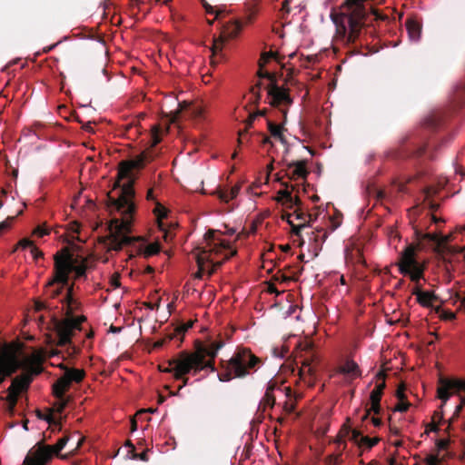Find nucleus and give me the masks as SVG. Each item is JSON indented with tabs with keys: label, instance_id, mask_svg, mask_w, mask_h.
<instances>
[{
	"label": "nucleus",
	"instance_id": "1",
	"mask_svg": "<svg viewBox=\"0 0 465 465\" xmlns=\"http://www.w3.org/2000/svg\"><path fill=\"white\" fill-rule=\"evenodd\" d=\"M134 181L130 180L124 184L118 198L111 199L112 206L120 213L121 218L113 219L109 225V233L104 237L102 242L107 249V252H119L124 247H130L129 259L135 255H143L144 258L156 255L160 252L161 246L159 242H153L147 245L142 237L131 236L133 215L135 212V204L133 201L134 197Z\"/></svg>",
	"mask_w": 465,
	"mask_h": 465
},
{
	"label": "nucleus",
	"instance_id": "2",
	"mask_svg": "<svg viewBox=\"0 0 465 465\" xmlns=\"http://www.w3.org/2000/svg\"><path fill=\"white\" fill-rule=\"evenodd\" d=\"M368 1L345 0L341 6V12L331 15L336 26V34L345 45L359 43L360 46L368 45V37L374 35L372 23L386 18L373 9Z\"/></svg>",
	"mask_w": 465,
	"mask_h": 465
},
{
	"label": "nucleus",
	"instance_id": "3",
	"mask_svg": "<svg viewBox=\"0 0 465 465\" xmlns=\"http://www.w3.org/2000/svg\"><path fill=\"white\" fill-rule=\"evenodd\" d=\"M223 345V341H196L193 351H181L176 358L168 361V367L163 368L160 365L159 369L163 372L173 373L175 380L183 381L178 388L180 391L188 384L189 378L186 377L187 374L196 375L203 370L215 371L214 360Z\"/></svg>",
	"mask_w": 465,
	"mask_h": 465
},
{
	"label": "nucleus",
	"instance_id": "4",
	"mask_svg": "<svg viewBox=\"0 0 465 465\" xmlns=\"http://www.w3.org/2000/svg\"><path fill=\"white\" fill-rule=\"evenodd\" d=\"M44 360L45 355L42 351H35L32 354L24 356L23 359L11 356L6 360H0V383L6 376H10L17 370L22 369L24 372L13 380L9 388L18 393L27 390L33 381V376L42 372Z\"/></svg>",
	"mask_w": 465,
	"mask_h": 465
},
{
	"label": "nucleus",
	"instance_id": "5",
	"mask_svg": "<svg viewBox=\"0 0 465 465\" xmlns=\"http://www.w3.org/2000/svg\"><path fill=\"white\" fill-rule=\"evenodd\" d=\"M54 276L46 283V288L49 289L56 283L61 284V286L55 290L50 291L49 295L52 298H55L62 293L64 287L68 284L69 274L71 272H75L76 279L85 276L86 272L85 262L84 261L77 265L76 260L67 247L56 252L54 256Z\"/></svg>",
	"mask_w": 465,
	"mask_h": 465
},
{
	"label": "nucleus",
	"instance_id": "6",
	"mask_svg": "<svg viewBox=\"0 0 465 465\" xmlns=\"http://www.w3.org/2000/svg\"><path fill=\"white\" fill-rule=\"evenodd\" d=\"M261 363L248 348L238 347L229 361H222L223 371L218 374L221 381H229L234 378H244L256 371Z\"/></svg>",
	"mask_w": 465,
	"mask_h": 465
},
{
	"label": "nucleus",
	"instance_id": "7",
	"mask_svg": "<svg viewBox=\"0 0 465 465\" xmlns=\"http://www.w3.org/2000/svg\"><path fill=\"white\" fill-rule=\"evenodd\" d=\"M67 292L64 297L66 309L64 318L54 321V330L58 337L57 345L65 346L72 345V338L76 331L82 330V323L86 321L84 315L74 316L73 304L76 303V300L73 297L74 284L66 285Z\"/></svg>",
	"mask_w": 465,
	"mask_h": 465
},
{
	"label": "nucleus",
	"instance_id": "8",
	"mask_svg": "<svg viewBox=\"0 0 465 465\" xmlns=\"http://www.w3.org/2000/svg\"><path fill=\"white\" fill-rule=\"evenodd\" d=\"M69 436H64L54 445H45L42 441L36 443L26 455V463L30 465H46L54 455L59 456V452L69 441Z\"/></svg>",
	"mask_w": 465,
	"mask_h": 465
},
{
	"label": "nucleus",
	"instance_id": "9",
	"mask_svg": "<svg viewBox=\"0 0 465 465\" xmlns=\"http://www.w3.org/2000/svg\"><path fill=\"white\" fill-rule=\"evenodd\" d=\"M297 349L299 350L297 357L302 359V367L299 370V376L304 382L312 385L313 382L312 376L314 372L312 363L317 361L314 345L312 341L304 340L298 343Z\"/></svg>",
	"mask_w": 465,
	"mask_h": 465
},
{
	"label": "nucleus",
	"instance_id": "10",
	"mask_svg": "<svg viewBox=\"0 0 465 465\" xmlns=\"http://www.w3.org/2000/svg\"><path fill=\"white\" fill-rule=\"evenodd\" d=\"M415 255L416 246L409 244L401 254L399 270L401 274L409 275L412 282H418L423 278L424 266L417 261Z\"/></svg>",
	"mask_w": 465,
	"mask_h": 465
},
{
	"label": "nucleus",
	"instance_id": "11",
	"mask_svg": "<svg viewBox=\"0 0 465 465\" xmlns=\"http://www.w3.org/2000/svg\"><path fill=\"white\" fill-rule=\"evenodd\" d=\"M59 367L64 370V372L53 385V391L57 399H62L73 382L79 383L84 380L85 372L84 370L68 368L63 363L59 364Z\"/></svg>",
	"mask_w": 465,
	"mask_h": 465
},
{
	"label": "nucleus",
	"instance_id": "12",
	"mask_svg": "<svg viewBox=\"0 0 465 465\" xmlns=\"http://www.w3.org/2000/svg\"><path fill=\"white\" fill-rule=\"evenodd\" d=\"M242 28V24L240 21H234L231 25L224 27L222 35L218 38H213L211 47L212 55L211 62L213 64L219 63V58L223 57V48L228 39L234 38L238 35Z\"/></svg>",
	"mask_w": 465,
	"mask_h": 465
},
{
	"label": "nucleus",
	"instance_id": "13",
	"mask_svg": "<svg viewBox=\"0 0 465 465\" xmlns=\"http://www.w3.org/2000/svg\"><path fill=\"white\" fill-rule=\"evenodd\" d=\"M153 159L151 154L147 152H143L134 159L128 161H122L119 163L118 168V179H125L130 177V173L134 169H142L144 167L147 162H150Z\"/></svg>",
	"mask_w": 465,
	"mask_h": 465
},
{
	"label": "nucleus",
	"instance_id": "14",
	"mask_svg": "<svg viewBox=\"0 0 465 465\" xmlns=\"http://www.w3.org/2000/svg\"><path fill=\"white\" fill-rule=\"evenodd\" d=\"M214 236V230L210 229L206 232L204 234V240L207 242V245L203 248H201V251L198 253H203V252L206 251L204 255H210L213 257L214 254L216 255L225 251H230L231 252L233 250L231 248L229 242L221 240L219 242H215Z\"/></svg>",
	"mask_w": 465,
	"mask_h": 465
},
{
	"label": "nucleus",
	"instance_id": "15",
	"mask_svg": "<svg viewBox=\"0 0 465 465\" xmlns=\"http://www.w3.org/2000/svg\"><path fill=\"white\" fill-rule=\"evenodd\" d=\"M205 253H206V251H204L203 253L196 254V262H197L199 270L195 273V277L199 278V279L202 278V276H203V273L204 271L203 265L205 262H209L212 264L213 267H212L211 271L209 272V274H213L216 271V269L221 267L222 264L225 261H227L231 257L236 255L237 251L232 250L231 252L226 253L222 261H214L213 257H211L210 255H204Z\"/></svg>",
	"mask_w": 465,
	"mask_h": 465
},
{
	"label": "nucleus",
	"instance_id": "16",
	"mask_svg": "<svg viewBox=\"0 0 465 465\" xmlns=\"http://www.w3.org/2000/svg\"><path fill=\"white\" fill-rule=\"evenodd\" d=\"M440 387L438 388L437 393L439 399L443 403H446L451 393L450 391L457 392L465 391V381L463 380H449L441 378L440 380Z\"/></svg>",
	"mask_w": 465,
	"mask_h": 465
},
{
	"label": "nucleus",
	"instance_id": "17",
	"mask_svg": "<svg viewBox=\"0 0 465 465\" xmlns=\"http://www.w3.org/2000/svg\"><path fill=\"white\" fill-rule=\"evenodd\" d=\"M268 95L271 98L270 104L273 107L281 105H290L292 99L289 94V90L280 87L276 83L270 84L268 87Z\"/></svg>",
	"mask_w": 465,
	"mask_h": 465
},
{
	"label": "nucleus",
	"instance_id": "18",
	"mask_svg": "<svg viewBox=\"0 0 465 465\" xmlns=\"http://www.w3.org/2000/svg\"><path fill=\"white\" fill-rule=\"evenodd\" d=\"M277 202L282 203V205L286 206L289 209L294 207V205H302V201L298 196L293 197L292 192L287 188L283 190H280L277 193Z\"/></svg>",
	"mask_w": 465,
	"mask_h": 465
},
{
	"label": "nucleus",
	"instance_id": "19",
	"mask_svg": "<svg viewBox=\"0 0 465 465\" xmlns=\"http://www.w3.org/2000/svg\"><path fill=\"white\" fill-rule=\"evenodd\" d=\"M412 294L417 297L418 302L424 307H430L432 302L438 299L433 292H422L419 287L412 291Z\"/></svg>",
	"mask_w": 465,
	"mask_h": 465
},
{
	"label": "nucleus",
	"instance_id": "20",
	"mask_svg": "<svg viewBox=\"0 0 465 465\" xmlns=\"http://www.w3.org/2000/svg\"><path fill=\"white\" fill-rule=\"evenodd\" d=\"M289 169H292L291 178H306L309 172L306 168V163L304 161L292 162L288 164Z\"/></svg>",
	"mask_w": 465,
	"mask_h": 465
},
{
	"label": "nucleus",
	"instance_id": "21",
	"mask_svg": "<svg viewBox=\"0 0 465 465\" xmlns=\"http://www.w3.org/2000/svg\"><path fill=\"white\" fill-rule=\"evenodd\" d=\"M346 262L351 265L365 266L366 262L363 258L362 252L359 248L348 251L345 255Z\"/></svg>",
	"mask_w": 465,
	"mask_h": 465
},
{
	"label": "nucleus",
	"instance_id": "22",
	"mask_svg": "<svg viewBox=\"0 0 465 465\" xmlns=\"http://www.w3.org/2000/svg\"><path fill=\"white\" fill-rule=\"evenodd\" d=\"M385 377H386V375L382 371H380L377 374V379L378 380H381V382L377 384L375 386V388L371 391V395H370V400L371 401H381V400L383 390L386 387V384H385V381H384Z\"/></svg>",
	"mask_w": 465,
	"mask_h": 465
},
{
	"label": "nucleus",
	"instance_id": "23",
	"mask_svg": "<svg viewBox=\"0 0 465 465\" xmlns=\"http://www.w3.org/2000/svg\"><path fill=\"white\" fill-rule=\"evenodd\" d=\"M341 373L351 375V377L361 376V371L358 364L353 361H347L342 366L340 367Z\"/></svg>",
	"mask_w": 465,
	"mask_h": 465
},
{
	"label": "nucleus",
	"instance_id": "24",
	"mask_svg": "<svg viewBox=\"0 0 465 465\" xmlns=\"http://www.w3.org/2000/svg\"><path fill=\"white\" fill-rule=\"evenodd\" d=\"M406 28H407L409 36L412 41H418L420 39V33H421V26L418 22L411 20V19L407 20L406 21Z\"/></svg>",
	"mask_w": 465,
	"mask_h": 465
},
{
	"label": "nucleus",
	"instance_id": "25",
	"mask_svg": "<svg viewBox=\"0 0 465 465\" xmlns=\"http://www.w3.org/2000/svg\"><path fill=\"white\" fill-rule=\"evenodd\" d=\"M415 234L419 240H426V241L436 243L438 246H440L448 242L447 237H440L439 235L434 234V233H429V232L423 233L420 231H416Z\"/></svg>",
	"mask_w": 465,
	"mask_h": 465
},
{
	"label": "nucleus",
	"instance_id": "26",
	"mask_svg": "<svg viewBox=\"0 0 465 465\" xmlns=\"http://www.w3.org/2000/svg\"><path fill=\"white\" fill-rule=\"evenodd\" d=\"M268 129L271 135L280 140L282 143H286V139L282 134L283 126L276 124L271 120H267Z\"/></svg>",
	"mask_w": 465,
	"mask_h": 465
},
{
	"label": "nucleus",
	"instance_id": "27",
	"mask_svg": "<svg viewBox=\"0 0 465 465\" xmlns=\"http://www.w3.org/2000/svg\"><path fill=\"white\" fill-rule=\"evenodd\" d=\"M240 190L241 185L235 184L233 187H232L229 193L221 190L217 191L215 193L222 202L228 203L230 200L234 199L238 195Z\"/></svg>",
	"mask_w": 465,
	"mask_h": 465
},
{
	"label": "nucleus",
	"instance_id": "28",
	"mask_svg": "<svg viewBox=\"0 0 465 465\" xmlns=\"http://www.w3.org/2000/svg\"><path fill=\"white\" fill-rule=\"evenodd\" d=\"M436 193H437V190L434 189L433 187H426L423 190V193H424V197H425L424 201L427 203L429 209L431 211H437L440 207L439 203L430 200V198L432 195H434Z\"/></svg>",
	"mask_w": 465,
	"mask_h": 465
},
{
	"label": "nucleus",
	"instance_id": "29",
	"mask_svg": "<svg viewBox=\"0 0 465 465\" xmlns=\"http://www.w3.org/2000/svg\"><path fill=\"white\" fill-rule=\"evenodd\" d=\"M17 397L18 392L15 390H12L11 388H8V395L6 396L5 400L8 403L7 411L13 415L15 412V408L17 403Z\"/></svg>",
	"mask_w": 465,
	"mask_h": 465
},
{
	"label": "nucleus",
	"instance_id": "30",
	"mask_svg": "<svg viewBox=\"0 0 465 465\" xmlns=\"http://www.w3.org/2000/svg\"><path fill=\"white\" fill-rule=\"evenodd\" d=\"M295 206H296V209L293 212V215H295L296 220H298L300 222V223H308V222H310V226H311L312 222L315 218L312 219V214H310V213L307 214V213H303L301 208V205H295Z\"/></svg>",
	"mask_w": 465,
	"mask_h": 465
},
{
	"label": "nucleus",
	"instance_id": "31",
	"mask_svg": "<svg viewBox=\"0 0 465 465\" xmlns=\"http://www.w3.org/2000/svg\"><path fill=\"white\" fill-rule=\"evenodd\" d=\"M162 128L160 125H153L151 130V147H154L161 142Z\"/></svg>",
	"mask_w": 465,
	"mask_h": 465
},
{
	"label": "nucleus",
	"instance_id": "32",
	"mask_svg": "<svg viewBox=\"0 0 465 465\" xmlns=\"http://www.w3.org/2000/svg\"><path fill=\"white\" fill-rule=\"evenodd\" d=\"M193 326V322H189L187 323H183L181 325H179L178 327H176L173 331L172 333H175V338L180 336V344L183 342V335L184 333L190 329L192 328Z\"/></svg>",
	"mask_w": 465,
	"mask_h": 465
},
{
	"label": "nucleus",
	"instance_id": "33",
	"mask_svg": "<svg viewBox=\"0 0 465 465\" xmlns=\"http://www.w3.org/2000/svg\"><path fill=\"white\" fill-rule=\"evenodd\" d=\"M262 82L259 81L256 84L251 87V94L252 95V103L255 105H258L260 104L262 94H261V88H262Z\"/></svg>",
	"mask_w": 465,
	"mask_h": 465
},
{
	"label": "nucleus",
	"instance_id": "34",
	"mask_svg": "<svg viewBox=\"0 0 465 465\" xmlns=\"http://www.w3.org/2000/svg\"><path fill=\"white\" fill-rule=\"evenodd\" d=\"M275 404V398H274V395L273 393H269L267 391H265V394L261 401V406L262 405L263 407V411H265L266 408L269 407V408H272Z\"/></svg>",
	"mask_w": 465,
	"mask_h": 465
},
{
	"label": "nucleus",
	"instance_id": "35",
	"mask_svg": "<svg viewBox=\"0 0 465 465\" xmlns=\"http://www.w3.org/2000/svg\"><path fill=\"white\" fill-rule=\"evenodd\" d=\"M257 117V114H252L249 115L248 119L246 120V127L242 131H239V138H238V143L241 144L242 143L243 136L247 134V130L252 127L253 121Z\"/></svg>",
	"mask_w": 465,
	"mask_h": 465
},
{
	"label": "nucleus",
	"instance_id": "36",
	"mask_svg": "<svg viewBox=\"0 0 465 465\" xmlns=\"http://www.w3.org/2000/svg\"><path fill=\"white\" fill-rule=\"evenodd\" d=\"M379 441H380V438H378V437L370 438L368 436H363V438H361V442L359 447H361V448L366 447L367 449H371Z\"/></svg>",
	"mask_w": 465,
	"mask_h": 465
},
{
	"label": "nucleus",
	"instance_id": "37",
	"mask_svg": "<svg viewBox=\"0 0 465 465\" xmlns=\"http://www.w3.org/2000/svg\"><path fill=\"white\" fill-rule=\"evenodd\" d=\"M371 408L366 411V413L362 417V420H366L371 411H373L375 414H380L381 408V401H371Z\"/></svg>",
	"mask_w": 465,
	"mask_h": 465
},
{
	"label": "nucleus",
	"instance_id": "38",
	"mask_svg": "<svg viewBox=\"0 0 465 465\" xmlns=\"http://www.w3.org/2000/svg\"><path fill=\"white\" fill-rule=\"evenodd\" d=\"M441 124V120L438 115H431L425 121V124L430 129H437Z\"/></svg>",
	"mask_w": 465,
	"mask_h": 465
},
{
	"label": "nucleus",
	"instance_id": "39",
	"mask_svg": "<svg viewBox=\"0 0 465 465\" xmlns=\"http://www.w3.org/2000/svg\"><path fill=\"white\" fill-rule=\"evenodd\" d=\"M173 339H175V333L170 332V333L166 334L163 339L156 341L153 343V348L159 349V348L163 347L166 342L171 341Z\"/></svg>",
	"mask_w": 465,
	"mask_h": 465
},
{
	"label": "nucleus",
	"instance_id": "40",
	"mask_svg": "<svg viewBox=\"0 0 465 465\" xmlns=\"http://www.w3.org/2000/svg\"><path fill=\"white\" fill-rule=\"evenodd\" d=\"M443 419V414L439 411H435L432 416V421L431 424H430V430L433 431L439 430V424L437 422V420L440 421Z\"/></svg>",
	"mask_w": 465,
	"mask_h": 465
},
{
	"label": "nucleus",
	"instance_id": "41",
	"mask_svg": "<svg viewBox=\"0 0 465 465\" xmlns=\"http://www.w3.org/2000/svg\"><path fill=\"white\" fill-rule=\"evenodd\" d=\"M274 55L275 54L272 52L262 53L259 60V67H263L266 63H268L272 58L274 57Z\"/></svg>",
	"mask_w": 465,
	"mask_h": 465
},
{
	"label": "nucleus",
	"instance_id": "42",
	"mask_svg": "<svg viewBox=\"0 0 465 465\" xmlns=\"http://www.w3.org/2000/svg\"><path fill=\"white\" fill-rule=\"evenodd\" d=\"M153 213L159 219H163L167 215L166 209L160 203H156Z\"/></svg>",
	"mask_w": 465,
	"mask_h": 465
},
{
	"label": "nucleus",
	"instance_id": "43",
	"mask_svg": "<svg viewBox=\"0 0 465 465\" xmlns=\"http://www.w3.org/2000/svg\"><path fill=\"white\" fill-rule=\"evenodd\" d=\"M257 76L259 78H266V79L270 80L271 84L275 83L274 75L267 71H262V67H260V69L258 70Z\"/></svg>",
	"mask_w": 465,
	"mask_h": 465
},
{
	"label": "nucleus",
	"instance_id": "44",
	"mask_svg": "<svg viewBox=\"0 0 465 465\" xmlns=\"http://www.w3.org/2000/svg\"><path fill=\"white\" fill-rule=\"evenodd\" d=\"M307 226H310V222H308V223H299V224H292L291 227H292V233L296 235V236H300L301 235V232H302V229L307 227Z\"/></svg>",
	"mask_w": 465,
	"mask_h": 465
},
{
	"label": "nucleus",
	"instance_id": "45",
	"mask_svg": "<svg viewBox=\"0 0 465 465\" xmlns=\"http://www.w3.org/2000/svg\"><path fill=\"white\" fill-rule=\"evenodd\" d=\"M192 115L196 119L203 117L204 109L201 105H195L191 109Z\"/></svg>",
	"mask_w": 465,
	"mask_h": 465
},
{
	"label": "nucleus",
	"instance_id": "46",
	"mask_svg": "<svg viewBox=\"0 0 465 465\" xmlns=\"http://www.w3.org/2000/svg\"><path fill=\"white\" fill-rule=\"evenodd\" d=\"M15 216H8L5 221L0 223V234L11 227L12 223L15 221Z\"/></svg>",
	"mask_w": 465,
	"mask_h": 465
},
{
	"label": "nucleus",
	"instance_id": "47",
	"mask_svg": "<svg viewBox=\"0 0 465 465\" xmlns=\"http://www.w3.org/2000/svg\"><path fill=\"white\" fill-rule=\"evenodd\" d=\"M364 435L361 434V432L358 430H352L350 440L356 443L358 446H360L361 442V438H363Z\"/></svg>",
	"mask_w": 465,
	"mask_h": 465
},
{
	"label": "nucleus",
	"instance_id": "48",
	"mask_svg": "<svg viewBox=\"0 0 465 465\" xmlns=\"http://www.w3.org/2000/svg\"><path fill=\"white\" fill-rule=\"evenodd\" d=\"M148 450L141 452V453H136L135 450L131 454V458L134 459V460H143V461H148L149 458H148Z\"/></svg>",
	"mask_w": 465,
	"mask_h": 465
},
{
	"label": "nucleus",
	"instance_id": "49",
	"mask_svg": "<svg viewBox=\"0 0 465 465\" xmlns=\"http://www.w3.org/2000/svg\"><path fill=\"white\" fill-rule=\"evenodd\" d=\"M34 245H35V244H34V242H33L31 240H29V239H27V238H24V239H22V240H20V241L18 242L17 245H16V246H15V251L18 247H21V248H23V249H25V248H28V247L32 248V246H34Z\"/></svg>",
	"mask_w": 465,
	"mask_h": 465
},
{
	"label": "nucleus",
	"instance_id": "50",
	"mask_svg": "<svg viewBox=\"0 0 465 465\" xmlns=\"http://www.w3.org/2000/svg\"><path fill=\"white\" fill-rule=\"evenodd\" d=\"M33 233L39 237H43L45 235L49 234V230L45 228L44 225H38L36 228H35Z\"/></svg>",
	"mask_w": 465,
	"mask_h": 465
},
{
	"label": "nucleus",
	"instance_id": "51",
	"mask_svg": "<svg viewBox=\"0 0 465 465\" xmlns=\"http://www.w3.org/2000/svg\"><path fill=\"white\" fill-rule=\"evenodd\" d=\"M409 407H410V403L408 401H406V400L402 401H399V403L395 406L394 411L404 412V411H408Z\"/></svg>",
	"mask_w": 465,
	"mask_h": 465
},
{
	"label": "nucleus",
	"instance_id": "52",
	"mask_svg": "<svg viewBox=\"0 0 465 465\" xmlns=\"http://www.w3.org/2000/svg\"><path fill=\"white\" fill-rule=\"evenodd\" d=\"M426 148L424 145L418 146L411 151V157H420L424 154Z\"/></svg>",
	"mask_w": 465,
	"mask_h": 465
},
{
	"label": "nucleus",
	"instance_id": "53",
	"mask_svg": "<svg viewBox=\"0 0 465 465\" xmlns=\"http://www.w3.org/2000/svg\"><path fill=\"white\" fill-rule=\"evenodd\" d=\"M58 400H59V403L55 407L56 411L58 413H62L68 403V400L64 398V395L63 396L62 399H58Z\"/></svg>",
	"mask_w": 465,
	"mask_h": 465
},
{
	"label": "nucleus",
	"instance_id": "54",
	"mask_svg": "<svg viewBox=\"0 0 465 465\" xmlns=\"http://www.w3.org/2000/svg\"><path fill=\"white\" fill-rule=\"evenodd\" d=\"M36 413L39 419L46 420L49 424L54 423V417L51 412L47 415H45L40 411H37Z\"/></svg>",
	"mask_w": 465,
	"mask_h": 465
},
{
	"label": "nucleus",
	"instance_id": "55",
	"mask_svg": "<svg viewBox=\"0 0 465 465\" xmlns=\"http://www.w3.org/2000/svg\"><path fill=\"white\" fill-rule=\"evenodd\" d=\"M110 283L114 288H119L121 285L120 282V274L119 273H114L110 279Z\"/></svg>",
	"mask_w": 465,
	"mask_h": 465
},
{
	"label": "nucleus",
	"instance_id": "56",
	"mask_svg": "<svg viewBox=\"0 0 465 465\" xmlns=\"http://www.w3.org/2000/svg\"><path fill=\"white\" fill-rule=\"evenodd\" d=\"M288 352V350L285 349L284 347H282L281 349L279 348H274L273 351H272V353L275 357H278V358H284L285 355L287 354Z\"/></svg>",
	"mask_w": 465,
	"mask_h": 465
},
{
	"label": "nucleus",
	"instance_id": "57",
	"mask_svg": "<svg viewBox=\"0 0 465 465\" xmlns=\"http://www.w3.org/2000/svg\"><path fill=\"white\" fill-rule=\"evenodd\" d=\"M276 389H280V387L278 386V381H275V380H271L268 382V385H267V388H266V391L269 392V393H273V391Z\"/></svg>",
	"mask_w": 465,
	"mask_h": 465
},
{
	"label": "nucleus",
	"instance_id": "58",
	"mask_svg": "<svg viewBox=\"0 0 465 465\" xmlns=\"http://www.w3.org/2000/svg\"><path fill=\"white\" fill-rule=\"evenodd\" d=\"M404 391H405V386L403 384L400 385L396 391V396L400 401L406 400V395H405Z\"/></svg>",
	"mask_w": 465,
	"mask_h": 465
},
{
	"label": "nucleus",
	"instance_id": "59",
	"mask_svg": "<svg viewBox=\"0 0 465 465\" xmlns=\"http://www.w3.org/2000/svg\"><path fill=\"white\" fill-rule=\"evenodd\" d=\"M68 230L71 232H73V233L79 234V232H80V224L76 221H74V222H72V223H70L68 224Z\"/></svg>",
	"mask_w": 465,
	"mask_h": 465
},
{
	"label": "nucleus",
	"instance_id": "60",
	"mask_svg": "<svg viewBox=\"0 0 465 465\" xmlns=\"http://www.w3.org/2000/svg\"><path fill=\"white\" fill-rule=\"evenodd\" d=\"M30 252L35 260H37L38 258H41L44 256L43 252L40 251L35 245L32 246Z\"/></svg>",
	"mask_w": 465,
	"mask_h": 465
},
{
	"label": "nucleus",
	"instance_id": "61",
	"mask_svg": "<svg viewBox=\"0 0 465 465\" xmlns=\"http://www.w3.org/2000/svg\"><path fill=\"white\" fill-rule=\"evenodd\" d=\"M292 0H284L282 4V9L281 11L284 14V15H289L290 12H291V7H290V4H291Z\"/></svg>",
	"mask_w": 465,
	"mask_h": 465
},
{
	"label": "nucleus",
	"instance_id": "62",
	"mask_svg": "<svg viewBox=\"0 0 465 465\" xmlns=\"http://www.w3.org/2000/svg\"><path fill=\"white\" fill-rule=\"evenodd\" d=\"M203 7H204L206 13H208V14H215L216 17H218L219 12L215 11L214 8L211 5H209L207 2H203Z\"/></svg>",
	"mask_w": 465,
	"mask_h": 465
},
{
	"label": "nucleus",
	"instance_id": "63",
	"mask_svg": "<svg viewBox=\"0 0 465 465\" xmlns=\"http://www.w3.org/2000/svg\"><path fill=\"white\" fill-rule=\"evenodd\" d=\"M427 465H438V458L434 455H430L426 458Z\"/></svg>",
	"mask_w": 465,
	"mask_h": 465
},
{
	"label": "nucleus",
	"instance_id": "64",
	"mask_svg": "<svg viewBox=\"0 0 465 465\" xmlns=\"http://www.w3.org/2000/svg\"><path fill=\"white\" fill-rule=\"evenodd\" d=\"M292 215H293V213H284L282 215V219L286 221L290 225H292V224H293V222L292 220Z\"/></svg>",
	"mask_w": 465,
	"mask_h": 465
}]
</instances>
